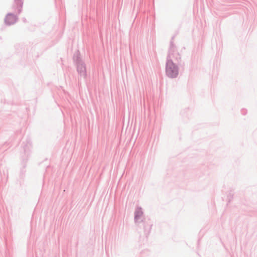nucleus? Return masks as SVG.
<instances>
[{
  "mask_svg": "<svg viewBox=\"0 0 257 257\" xmlns=\"http://www.w3.org/2000/svg\"><path fill=\"white\" fill-rule=\"evenodd\" d=\"M143 225H144V232L145 233L146 235H148L151 229V227L152 224L150 223L149 220L146 221V220L142 221Z\"/></svg>",
  "mask_w": 257,
  "mask_h": 257,
  "instance_id": "nucleus-5",
  "label": "nucleus"
},
{
  "mask_svg": "<svg viewBox=\"0 0 257 257\" xmlns=\"http://www.w3.org/2000/svg\"><path fill=\"white\" fill-rule=\"evenodd\" d=\"M175 37V35L173 36L171 38L169 48H172V44H173V47H174V48L176 47V46L175 45L174 43V40Z\"/></svg>",
  "mask_w": 257,
  "mask_h": 257,
  "instance_id": "nucleus-8",
  "label": "nucleus"
},
{
  "mask_svg": "<svg viewBox=\"0 0 257 257\" xmlns=\"http://www.w3.org/2000/svg\"><path fill=\"white\" fill-rule=\"evenodd\" d=\"M24 21L25 22L26 21V19H24Z\"/></svg>",
  "mask_w": 257,
  "mask_h": 257,
  "instance_id": "nucleus-10",
  "label": "nucleus"
},
{
  "mask_svg": "<svg viewBox=\"0 0 257 257\" xmlns=\"http://www.w3.org/2000/svg\"><path fill=\"white\" fill-rule=\"evenodd\" d=\"M143 212L142 211V208L140 207H138L135 211V217L134 220L136 223L138 222V220L141 218V217L143 215Z\"/></svg>",
  "mask_w": 257,
  "mask_h": 257,
  "instance_id": "nucleus-4",
  "label": "nucleus"
},
{
  "mask_svg": "<svg viewBox=\"0 0 257 257\" xmlns=\"http://www.w3.org/2000/svg\"><path fill=\"white\" fill-rule=\"evenodd\" d=\"M15 17L12 15H8L6 17V22L8 24H11L15 22Z\"/></svg>",
  "mask_w": 257,
  "mask_h": 257,
  "instance_id": "nucleus-6",
  "label": "nucleus"
},
{
  "mask_svg": "<svg viewBox=\"0 0 257 257\" xmlns=\"http://www.w3.org/2000/svg\"><path fill=\"white\" fill-rule=\"evenodd\" d=\"M180 64H176L171 60L170 56L167 58L165 65V73L169 78H176L179 75Z\"/></svg>",
  "mask_w": 257,
  "mask_h": 257,
  "instance_id": "nucleus-1",
  "label": "nucleus"
},
{
  "mask_svg": "<svg viewBox=\"0 0 257 257\" xmlns=\"http://www.w3.org/2000/svg\"><path fill=\"white\" fill-rule=\"evenodd\" d=\"M17 12L20 14L22 12V8L23 5V0H17Z\"/></svg>",
  "mask_w": 257,
  "mask_h": 257,
  "instance_id": "nucleus-7",
  "label": "nucleus"
},
{
  "mask_svg": "<svg viewBox=\"0 0 257 257\" xmlns=\"http://www.w3.org/2000/svg\"><path fill=\"white\" fill-rule=\"evenodd\" d=\"M170 58L171 60H173L176 62L175 63L181 64V56L180 53L178 52L177 48H174L172 44V48H169L168 50V55L167 58Z\"/></svg>",
  "mask_w": 257,
  "mask_h": 257,
  "instance_id": "nucleus-3",
  "label": "nucleus"
},
{
  "mask_svg": "<svg viewBox=\"0 0 257 257\" xmlns=\"http://www.w3.org/2000/svg\"><path fill=\"white\" fill-rule=\"evenodd\" d=\"M73 60L77 66V71L81 77L85 78L87 76L86 66L84 62L80 58V53L79 51L75 54Z\"/></svg>",
  "mask_w": 257,
  "mask_h": 257,
  "instance_id": "nucleus-2",
  "label": "nucleus"
},
{
  "mask_svg": "<svg viewBox=\"0 0 257 257\" xmlns=\"http://www.w3.org/2000/svg\"><path fill=\"white\" fill-rule=\"evenodd\" d=\"M241 113H242L243 115H244V114H245L247 113V110H246V109H242V110H241Z\"/></svg>",
  "mask_w": 257,
  "mask_h": 257,
  "instance_id": "nucleus-9",
  "label": "nucleus"
}]
</instances>
